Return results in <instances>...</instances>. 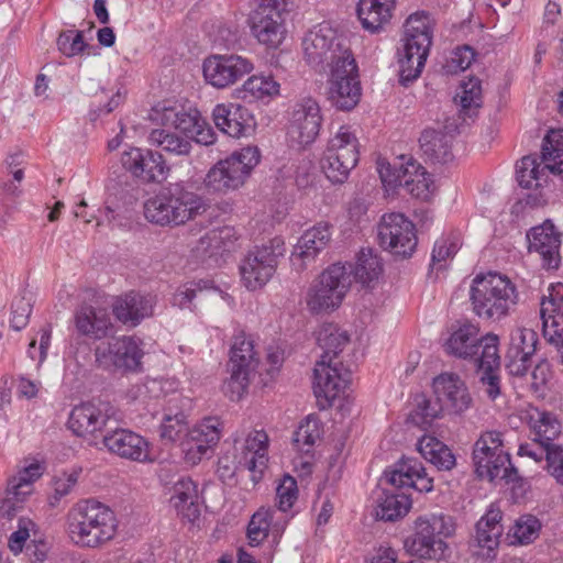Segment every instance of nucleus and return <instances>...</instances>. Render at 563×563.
Instances as JSON below:
<instances>
[{
  "label": "nucleus",
  "instance_id": "2",
  "mask_svg": "<svg viewBox=\"0 0 563 563\" xmlns=\"http://www.w3.org/2000/svg\"><path fill=\"white\" fill-rule=\"evenodd\" d=\"M477 335V327L464 323L448 339L446 351L454 356L475 362L481 373V382L486 386L485 391L494 400L500 394L499 338L494 333H487L481 339Z\"/></svg>",
  "mask_w": 563,
  "mask_h": 563
},
{
  "label": "nucleus",
  "instance_id": "35",
  "mask_svg": "<svg viewBox=\"0 0 563 563\" xmlns=\"http://www.w3.org/2000/svg\"><path fill=\"white\" fill-rule=\"evenodd\" d=\"M395 8L396 0H360L356 13L363 29L375 34L390 22Z\"/></svg>",
  "mask_w": 563,
  "mask_h": 563
},
{
  "label": "nucleus",
  "instance_id": "42",
  "mask_svg": "<svg viewBox=\"0 0 563 563\" xmlns=\"http://www.w3.org/2000/svg\"><path fill=\"white\" fill-rule=\"evenodd\" d=\"M417 449L423 459L439 471H450L456 464L455 455L451 449L433 435L424 434L419 439Z\"/></svg>",
  "mask_w": 563,
  "mask_h": 563
},
{
  "label": "nucleus",
  "instance_id": "40",
  "mask_svg": "<svg viewBox=\"0 0 563 563\" xmlns=\"http://www.w3.org/2000/svg\"><path fill=\"white\" fill-rule=\"evenodd\" d=\"M279 88L280 85L272 75H252L236 89V97L246 102H266L279 95Z\"/></svg>",
  "mask_w": 563,
  "mask_h": 563
},
{
  "label": "nucleus",
  "instance_id": "51",
  "mask_svg": "<svg viewBox=\"0 0 563 563\" xmlns=\"http://www.w3.org/2000/svg\"><path fill=\"white\" fill-rule=\"evenodd\" d=\"M272 521L269 510L260 509L252 517L247 525L246 536L251 547L260 545L268 536Z\"/></svg>",
  "mask_w": 563,
  "mask_h": 563
},
{
  "label": "nucleus",
  "instance_id": "23",
  "mask_svg": "<svg viewBox=\"0 0 563 563\" xmlns=\"http://www.w3.org/2000/svg\"><path fill=\"white\" fill-rule=\"evenodd\" d=\"M114 416L115 408L110 402L86 401L71 409L67 427L75 435L86 438L101 431Z\"/></svg>",
  "mask_w": 563,
  "mask_h": 563
},
{
  "label": "nucleus",
  "instance_id": "56",
  "mask_svg": "<svg viewBox=\"0 0 563 563\" xmlns=\"http://www.w3.org/2000/svg\"><path fill=\"white\" fill-rule=\"evenodd\" d=\"M32 302L31 298L20 297L13 300L11 306V320L10 327L15 331H21L24 329L27 323L30 316L32 313Z\"/></svg>",
  "mask_w": 563,
  "mask_h": 563
},
{
  "label": "nucleus",
  "instance_id": "44",
  "mask_svg": "<svg viewBox=\"0 0 563 563\" xmlns=\"http://www.w3.org/2000/svg\"><path fill=\"white\" fill-rule=\"evenodd\" d=\"M526 329L517 328L510 334L506 368L511 376L523 377L528 372V352L525 350Z\"/></svg>",
  "mask_w": 563,
  "mask_h": 563
},
{
  "label": "nucleus",
  "instance_id": "43",
  "mask_svg": "<svg viewBox=\"0 0 563 563\" xmlns=\"http://www.w3.org/2000/svg\"><path fill=\"white\" fill-rule=\"evenodd\" d=\"M350 336L346 331L341 330L336 324L325 323L317 335L318 345L322 349L320 363L333 362L349 343Z\"/></svg>",
  "mask_w": 563,
  "mask_h": 563
},
{
  "label": "nucleus",
  "instance_id": "50",
  "mask_svg": "<svg viewBox=\"0 0 563 563\" xmlns=\"http://www.w3.org/2000/svg\"><path fill=\"white\" fill-rule=\"evenodd\" d=\"M161 438L170 442L186 438L189 431L187 416L184 411H178L175 415L165 413L161 423Z\"/></svg>",
  "mask_w": 563,
  "mask_h": 563
},
{
  "label": "nucleus",
  "instance_id": "37",
  "mask_svg": "<svg viewBox=\"0 0 563 563\" xmlns=\"http://www.w3.org/2000/svg\"><path fill=\"white\" fill-rule=\"evenodd\" d=\"M531 421H534L533 442L539 445L541 452L538 454V452L530 450V459L540 462L542 455L545 453L547 446H556L551 442L561 433V423L554 413L540 411L539 409H533V412L530 411V422Z\"/></svg>",
  "mask_w": 563,
  "mask_h": 563
},
{
  "label": "nucleus",
  "instance_id": "29",
  "mask_svg": "<svg viewBox=\"0 0 563 563\" xmlns=\"http://www.w3.org/2000/svg\"><path fill=\"white\" fill-rule=\"evenodd\" d=\"M530 252L533 250L539 254L541 265L544 269H558L561 264L560 246L561 234L555 230L550 220L533 227L530 230Z\"/></svg>",
  "mask_w": 563,
  "mask_h": 563
},
{
  "label": "nucleus",
  "instance_id": "55",
  "mask_svg": "<svg viewBox=\"0 0 563 563\" xmlns=\"http://www.w3.org/2000/svg\"><path fill=\"white\" fill-rule=\"evenodd\" d=\"M57 47L65 56L73 57L82 53L88 45L84 41L81 31L66 30L59 34Z\"/></svg>",
  "mask_w": 563,
  "mask_h": 563
},
{
  "label": "nucleus",
  "instance_id": "27",
  "mask_svg": "<svg viewBox=\"0 0 563 563\" xmlns=\"http://www.w3.org/2000/svg\"><path fill=\"white\" fill-rule=\"evenodd\" d=\"M216 126L231 137L249 135L255 126V119L247 108L238 103H220L212 110Z\"/></svg>",
  "mask_w": 563,
  "mask_h": 563
},
{
  "label": "nucleus",
  "instance_id": "60",
  "mask_svg": "<svg viewBox=\"0 0 563 563\" xmlns=\"http://www.w3.org/2000/svg\"><path fill=\"white\" fill-rule=\"evenodd\" d=\"M544 455L548 472L559 484L563 485V448L547 446Z\"/></svg>",
  "mask_w": 563,
  "mask_h": 563
},
{
  "label": "nucleus",
  "instance_id": "20",
  "mask_svg": "<svg viewBox=\"0 0 563 563\" xmlns=\"http://www.w3.org/2000/svg\"><path fill=\"white\" fill-rule=\"evenodd\" d=\"M322 113L318 101L306 97L297 101L291 111L288 134L300 146L312 144L322 125Z\"/></svg>",
  "mask_w": 563,
  "mask_h": 563
},
{
  "label": "nucleus",
  "instance_id": "64",
  "mask_svg": "<svg viewBox=\"0 0 563 563\" xmlns=\"http://www.w3.org/2000/svg\"><path fill=\"white\" fill-rule=\"evenodd\" d=\"M79 472L64 473L54 479V498L56 501L67 496L78 482Z\"/></svg>",
  "mask_w": 563,
  "mask_h": 563
},
{
  "label": "nucleus",
  "instance_id": "14",
  "mask_svg": "<svg viewBox=\"0 0 563 563\" xmlns=\"http://www.w3.org/2000/svg\"><path fill=\"white\" fill-rule=\"evenodd\" d=\"M303 55L314 68H324L339 64L341 57L353 55L344 45V40L328 23H321L310 30L302 40Z\"/></svg>",
  "mask_w": 563,
  "mask_h": 563
},
{
  "label": "nucleus",
  "instance_id": "32",
  "mask_svg": "<svg viewBox=\"0 0 563 563\" xmlns=\"http://www.w3.org/2000/svg\"><path fill=\"white\" fill-rule=\"evenodd\" d=\"M341 265L350 279V286L356 283L362 287L374 288L384 272L382 258L372 249H362L354 263L345 262Z\"/></svg>",
  "mask_w": 563,
  "mask_h": 563
},
{
  "label": "nucleus",
  "instance_id": "17",
  "mask_svg": "<svg viewBox=\"0 0 563 563\" xmlns=\"http://www.w3.org/2000/svg\"><path fill=\"white\" fill-rule=\"evenodd\" d=\"M143 345V341L136 335L113 338L107 344L96 347V362L103 368L136 371L144 355Z\"/></svg>",
  "mask_w": 563,
  "mask_h": 563
},
{
  "label": "nucleus",
  "instance_id": "15",
  "mask_svg": "<svg viewBox=\"0 0 563 563\" xmlns=\"http://www.w3.org/2000/svg\"><path fill=\"white\" fill-rule=\"evenodd\" d=\"M329 85V99L336 109L350 111L356 107L362 88L353 55L341 57L339 64L332 66Z\"/></svg>",
  "mask_w": 563,
  "mask_h": 563
},
{
  "label": "nucleus",
  "instance_id": "16",
  "mask_svg": "<svg viewBox=\"0 0 563 563\" xmlns=\"http://www.w3.org/2000/svg\"><path fill=\"white\" fill-rule=\"evenodd\" d=\"M379 245L394 255L410 257L417 247L415 224L402 213L391 212L382 217L377 228Z\"/></svg>",
  "mask_w": 563,
  "mask_h": 563
},
{
  "label": "nucleus",
  "instance_id": "4",
  "mask_svg": "<svg viewBox=\"0 0 563 563\" xmlns=\"http://www.w3.org/2000/svg\"><path fill=\"white\" fill-rule=\"evenodd\" d=\"M404 51L399 58V82L407 87L418 79L427 62L432 43V19L426 11H417L405 23Z\"/></svg>",
  "mask_w": 563,
  "mask_h": 563
},
{
  "label": "nucleus",
  "instance_id": "5",
  "mask_svg": "<svg viewBox=\"0 0 563 563\" xmlns=\"http://www.w3.org/2000/svg\"><path fill=\"white\" fill-rule=\"evenodd\" d=\"M203 209L202 199L181 186L162 188L144 203L147 221L162 227L179 225L192 219Z\"/></svg>",
  "mask_w": 563,
  "mask_h": 563
},
{
  "label": "nucleus",
  "instance_id": "52",
  "mask_svg": "<svg viewBox=\"0 0 563 563\" xmlns=\"http://www.w3.org/2000/svg\"><path fill=\"white\" fill-rule=\"evenodd\" d=\"M299 490L297 481L289 474H285L276 487V506L283 512L289 511L298 499Z\"/></svg>",
  "mask_w": 563,
  "mask_h": 563
},
{
  "label": "nucleus",
  "instance_id": "54",
  "mask_svg": "<svg viewBox=\"0 0 563 563\" xmlns=\"http://www.w3.org/2000/svg\"><path fill=\"white\" fill-rule=\"evenodd\" d=\"M42 476V467L38 463H31L14 476L8 479V484L11 485V489H18L24 492L25 495H30L32 492L33 483Z\"/></svg>",
  "mask_w": 563,
  "mask_h": 563
},
{
  "label": "nucleus",
  "instance_id": "31",
  "mask_svg": "<svg viewBox=\"0 0 563 563\" xmlns=\"http://www.w3.org/2000/svg\"><path fill=\"white\" fill-rule=\"evenodd\" d=\"M104 446L120 457L146 462L150 456V444L145 438L129 430L120 429L108 432L103 435Z\"/></svg>",
  "mask_w": 563,
  "mask_h": 563
},
{
  "label": "nucleus",
  "instance_id": "34",
  "mask_svg": "<svg viewBox=\"0 0 563 563\" xmlns=\"http://www.w3.org/2000/svg\"><path fill=\"white\" fill-rule=\"evenodd\" d=\"M542 161L544 166L541 169L539 166L530 169V179L537 180V187L541 186V174L545 169L563 176V129H552L544 136Z\"/></svg>",
  "mask_w": 563,
  "mask_h": 563
},
{
  "label": "nucleus",
  "instance_id": "10",
  "mask_svg": "<svg viewBox=\"0 0 563 563\" xmlns=\"http://www.w3.org/2000/svg\"><path fill=\"white\" fill-rule=\"evenodd\" d=\"M258 365L257 352L252 335L244 331L234 334L230 349L228 369L230 377L223 384V393L232 401H238L246 393L251 375Z\"/></svg>",
  "mask_w": 563,
  "mask_h": 563
},
{
  "label": "nucleus",
  "instance_id": "39",
  "mask_svg": "<svg viewBox=\"0 0 563 563\" xmlns=\"http://www.w3.org/2000/svg\"><path fill=\"white\" fill-rule=\"evenodd\" d=\"M76 328L81 334L100 340L112 330V322L106 310L84 307L76 313Z\"/></svg>",
  "mask_w": 563,
  "mask_h": 563
},
{
  "label": "nucleus",
  "instance_id": "24",
  "mask_svg": "<svg viewBox=\"0 0 563 563\" xmlns=\"http://www.w3.org/2000/svg\"><path fill=\"white\" fill-rule=\"evenodd\" d=\"M501 519V510L492 504L476 522L471 547L476 549L475 554L477 556L486 559L496 556V550L499 547L504 531Z\"/></svg>",
  "mask_w": 563,
  "mask_h": 563
},
{
  "label": "nucleus",
  "instance_id": "22",
  "mask_svg": "<svg viewBox=\"0 0 563 563\" xmlns=\"http://www.w3.org/2000/svg\"><path fill=\"white\" fill-rule=\"evenodd\" d=\"M221 438V421L218 417H207L186 433L181 442L184 459L190 465H197Z\"/></svg>",
  "mask_w": 563,
  "mask_h": 563
},
{
  "label": "nucleus",
  "instance_id": "8",
  "mask_svg": "<svg viewBox=\"0 0 563 563\" xmlns=\"http://www.w3.org/2000/svg\"><path fill=\"white\" fill-rule=\"evenodd\" d=\"M455 532V525L450 516L429 514L415 520L413 533L405 541L406 550L419 559L439 560L448 544L444 539Z\"/></svg>",
  "mask_w": 563,
  "mask_h": 563
},
{
  "label": "nucleus",
  "instance_id": "1",
  "mask_svg": "<svg viewBox=\"0 0 563 563\" xmlns=\"http://www.w3.org/2000/svg\"><path fill=\"white\" fill-rule=\"evenodd\" d=\"M66 533L81 549H101L118 534L119 520L114 510L95 499H81L74 504L65 518Z\"/></svg>",
  "mask_w": 563,
  "mask_h": 563
},
{
  "label": "nucleus",
  "instance_id": "21",
  "mask_svg": "<svg viewBox=\"0 0 563 563\" xmlns=\"http://www.w3.org/2000/svg\"><path fill=\"white\" fill-rule=\"evenodd\" d=\"M287 8L257 4L250 14L249 23L252 35L262 45L277 48L286 34L283 13Z\"/></svg>",
  "mask_w": 563,
  "mask_h": 563
},
{
  "label": "nucleus",
  "instance_id": "9",
  "mask_svg": "<svg viewBox=\"0 0 563 563\" xmlns=\"http://www.w3.org/2000/svg\"><path fill=\"white\" fill-rule=\"evenodd\" d=\"M360 143L349 125H341L329 140L320 166L333 185L344 184L360 161Z\"/></svg>",
  "mask_w": 563,
  "mask_h": 563
},
{
  "label": "nucleus",
  "instance_id": "26",
  "mask_svg": "<svg viewBox=\"0 0 563 563\" xmlns=\"http://www.w3.org/2000/svg\"><path fill=\"white\" fill-rule=\"evenodd\" d=\"M336 365L334 362H317L314 366L313 393L321 409L331 407L349 383Z\"/></svg>",
  "mask_w": 563,
  "mask_h": 563
},
{
  "label": "nucleus",
  "instance_id": "18",
  "mask_svg": "<svg viewBox=\"0 0 563 563\" xmlns=\"http://www.w3.org/2000/svg\"><path fill=\"white\" fill-rule=\"evenodd\" d=\"M254 69L251 59L236 55H212L203 60V77L211 86L223 89L250 74Z\"/></svg>",
  "mask_w": 563,
  "mask_h": 563
},
{
  "label": "nucleus",
  "instance_id": "48",
  "mask_svg": "<svg viewBox=\"0 0 563 563\" xmlns=\"http://www.w3.org/2000/svg\"><path fill=\"white\" fill-rule=\"evenodd\" d=\"M482 82L476 77H470L463 80L454 97L455 101L461 106V111L465 115L478 110L483 104Z\"/></svg>",
  "mask_w": 563,
  "mask_h": 563
},
{
  "label": "nucleus",
  "instance_id": "47",
  "mask_svg": "<svg viewBox=\"0 0 563 563\" xmlns=\"http://www.w3.org/2000/svg\"><path fill=\"white\" fill-rule=\"evenodd\" d=\"M409 177L404 183V189L412 197L418 199L427 200L432 194L433 180L431 175L426 169L415 162L411 157L409 158Z\"/></svg>",
  "mask_w": 563,
  "mask_h": 563
},
{
  "label": "nucleus",
  "instance_id": "36",
  "mask_svg": "<svg viewBox=\"0 0 563 563\" xmlns=\"http://www.w3.org/2000/svg\"><path fill=\"white\" fill-rule=\"evenodd\" d=\"M235 241V232L232 227L224 225L212 229L200 238L197 253L200 254L203 262L217 264L219 258L231 251Z\"/></svg>",
  "mask_w": 563,
  "mask_h": 563
},
{
  "label": "nucleus",
  "instance_id": "11",
  "mask_svg": "<svg viewBox=\"0 0 563 563\" xmlns=\"http://www.w3.org/2000/svg\"><path fill=\"white\" fill-rule=\"evenodd\" d=\"M260 158L261 154L256 146L234 151L210 168L205 178L206 187L213 192L238 189L260 163Z\"/></svg>",
  "mask_w": 563,
  "mask_h": 563
},
{
  "label": "nucleus",
  "instance_id": "49",
  "mask_svg": "<svg viewBox=\"0 0 563 563\" xmlns=\"http://www.w3.org/2000/svg\"><path fill=\"white\" fill-rule=\"evenodd\" d=\"M202 119L200 112L197 109L189 110H174L166 109L164 112V125H170L175 130L179 131L183 136L190 139L194 131L199 128V122Z\"/></svg>",
  "mask_w": 563,
  "mask_h": 563
},
{
  "label": "nucleus",
  "instance_id": "25",
  "mask_svg": "<svg viewBox=\"0 0 563 563\" xmlns=\"http://www.w3.org/2000/svg\"><path fill=\"white\" fill-rule=\"evenodd\" d=\"M269 439L264 430H252L240 446L239 463L252 474V481L258 482L268 463Z\"/></svg>",
  "mask_w": 563,
  "mask_h": 563
},
{
  "label": "nucleus",
  "instance_id": "45",
  "mask_svg": "<svg viewBox=\"0 0 563 563\" xmlns=\"http://www.w3.org/2000/svg\"><path fill=\"white\" fill-rule=\"evenodd\" d=\"M323 426L320 419L309 415L298 426L294 432L292 441L295 448L305 455L313 452V448L322 437Z\"/></svg>",
  "mask_w": 563,
  "mask_h": 563
},
{
  "label": "nucleus",
  "instance_id": "19",
  "mask_svg": "<svg viewBox=\"0 0 563 563\" xmlns=\"http://www.w3.org/2000/svg\"><path fill=\"white\" fill-rule=\"evenodd\" d=\"M120 162L125 172L144 184L161 183L169 172L163 155L148 148L130 147L122 152Z\"/></svg>",
  "mask_w": 563,
  "mask_h": 563
},
{
  "label": "nucleus",
  "instance_id": "7",
  "mask_svg": "<svg viewBox=\"0 0 563 563\" xmlns=\"http://www.w3.org/2000/svg\"><path fill=\"white\" fill-rule=\"evenodd\" d=\"M472 459L475 473L481 479L490 483L497 479L512 483L518 479V472L505 450L503 433L499 431L483 432L474 443Z\"/></svg>",
  "mask_w": 563,
  "mask_h": 563
},
{
  "label": "nucleus",
  "instance_id": "58",
  "mask_svg": "<svg viewBox=\"0 0 563 563\" xmlns=\"http://www.w3.org/2000/svg\"><path fill=\"white\" fill-rule=\"evenodd\" d=\"M25 493L18 489H11V485H7L5 496L0 499V517L12 519L21 505L25 500Z\"/></svg>",
  "mask_w": 563,
  "mask_h": 563
},
{
  "label": "nucleus",
  "instance_id": "63",
  "mask_svg": "<svg viewBox=\"0 0 563 563\" xmlns=\"http://www.w3.org/2000/svg\"><path fill=\"white\" fill-rule=\"evenodd\" d=\"M439 410L427 398H421L410 413V418L418 424H429L438 417Z\"/></svg>",
  "mask_w": 563,
  "mask_h": 563
},
{
  "label": "nucleus",
  "instance_id": "30",
  "mask_svg": "<svg viewBox=\"0 0 563 563\" xmlns=\"http://www.w3.org/2000/svg\"><path fill=\"white\" fill-rule=\"evenodd\" d=\"M330 239L331 227L325 222H320L305 231L291 253L290 261L292 266L297 271H303L328 245Z\"/></svg>",
  "mask_w": 563,
  "mask_h": 563
},
{
  "label": "nucleus",
  "instance_id": "28",
  "mask_svg": "<svg viewBox=\"0 0 563 563\" xmlns=\"http://www.w3.org/2000/svg\"><path fill=\"white\" fill-rule=\"evenodd\" d=\"M432 386L438 400L453 413L460 415L471 408L472 397L459 375L442 373L433 379Z\"/></svg>",
  "mask_w": 563,
  "mask_h": 563
},
{
  "label": "nucleus",
  "instance_id": "12",
  "mask_svg": "<svg viewBox=\"0 0 563 563\" xmlns=\"http://www.w3.org/2000/svg\"><path fill=\"white\" fill-rule=\"evenodd\" d=\"M286 253L285 241L274 236L251 250L240 265L243 285L249 290L261 289L276 273L279 258Z\"/></svg>",
  "mask_w": 563,
  "mask_h": 563
},
{
  "label": "nucleus",
  "instance_id": "57",
  "mask_svg": "<svg viewBox=\"0 0 563 563\" xmlns=\"http://www.w3.org/2000/svg\"><path fill=\"white\" fill-rule=\"evenodd\" d=\"M208 280L189 282L177 288L175 291L172 303L180 309L190 308L192 300L196 297L197 290L207 288Z\"/></svg>",
  "mask_w": 563,
  "mask_h": 563
},
{
  "label": "nucleus",
  "instance_id": "41",
  "mask_svg": "<svg viewBox=\"0 0 563 563\" xmlns=\"http://www.w3.org/2000/svg\"><path fill=\"white\" fill-rule=\"evenodd\" d=\"M423 154L432 162L445 164L453 158V136L435 130H424L419 139Z\"/></svg>",
  "mask_w": 563,
  "mask_h": 563
},
{
  "label": "nucleus",
  "instance_id": "62",
  "mask_svg": "<svg viewBox=\"0 0 563 563\" xmlns=\"http://www.w3.org/2000/svg\"><path fill=\"white\" fill-rule=\"evenodd\" d=\"M509 545L528 544V515L520 516L506 533Z\"/></svg>",
  "mask_w": 563,
  "mask_h": 563
},
{
  "label": "nucleus",
  "instance_id": "33",
  "mask_svg": "<svg viewBox=\"0 0 563 563\" xmlns=\"http://www.w3.org/2000/svg\"><path fill=\"white\" fill-rule=\"evenodd\" d=\"M113 316L123 324L136 327L153 312L152 299L131 291L118 297L112 305Z\"/></svg>",
  "mask_w": 563,
  "mask_h": 563
},
{
  "label": "nucleus",
  "instance_id": "13",
  "mask_svg": "<svg viewBox=\"0 0 563 563\" xmlns=\"http://www.w3.org/2000/svg\"><path fill=\"white\" fill-rule=\"evenodd\" d=\"M349 289L350 279L344 267L341 262L334 263L327 267L309 288L306 297L307 307L314 314L333 311L340 307Z\"/></svg>",
  "mask_w": 563,
  "mask_h": 563
},
{
  "label": "nucleus",
  "instance_id": "6",
  "mask_svg": "<svg viewBox=\"0 0 563 563\" xmlns=\"http://www.w3.org/2000/svg\"><path fill=\"white\" fill-rule=\"evenodd\" d=\"M470 297L473 310L479 318L499 320L516 303L517 294L508 277L489 272L473 279Z\"/></svg>",
  "mask_w": 563,
  "mask_h": 563
},
{
  "label": "nucleus",
  "instance_id": "59",
  "mask_svg": "<svg viewBox=\"0 0 563 563\" xmlns=\"http://www.w3.org/2000/svg\"><path fill=\"white\" fill-rule=\"evenodd\" d=\"M459 247V239L455 236H442L438 239L431 253L432 263L445 262L449 257L457 253Z\"/></svg>",
  "mask_w": 563,
  "mask_h": 563
},
{
  "label": "nucleus",
  "instance_id": "3",
  "mask_svg": "<svg viewBox=\"0 0 563 563\" xmlns=\"http://www.w3.org/2000/svg\"><path fill=\"white\" fill-rule=\"evenodd\" d=\"M385 481L394 489H382L377 495L375 514L383 521H396L407 515L411 508V498L397 493L396 489L413 488L419 493H429L433 489V479L428 476L422 463L415 457L399 460L390 471L384 473Z\"/></svg>",
  "mask_w": 563,
  "mask_h": 563
},
{
  "label": "nucleus",
  "instance_id": "61",
  "mask_svg": "<svg viewBox=\"0 0 563 563\" xmlns=\"http://www.w3.org/2000/svg\"><path fill=\"white\" fill-rule=\"evenodd\" d=\"M475 59V52L472 47L464 45L456 47L448 63L449 71L459 73L467 69Z\"/></svg>",
  "mask_w": 563,
  "mask_h": 563
},
{
  "label": "nucleus",
  "instance_id": "38",
  "mask_svg": "<svg viewBox=\"0 0 563 563\" xmlns=\"http://www.w3.org/2000/svg\"><path fill=\"white\" fill-rule=\"evenodd\" d=\"M170 503L179 515L192 521L199 516L198 487L188 476H180L175 482Z\"/></svg>",
  "mask_w": 563,
  "mask_h": 563
},
{
  "label": "nucleus",
  "instance_id": "53",
  "mask_svg": "<svg viewBox=\"0 0 563 563\" xmlns=\"http://www.w3.org/2000/svg\"><path fill=\"white\" fill-rule=\"evenodd\" d=\"M409 158L400 164H384L378 166V173L383 185L389 189H396L405 186L404 180L409 177Z\"/></svg>",
  "mask_w": 563,
  "mask_h": 563
},
{
  "label": "nucleus",
  "instance_id": "46",
  "mask_svg": "<svg viewBox=\"0 0 563 563\" xmlns=\"http://www.w3.org/2000/svg\"><path fill=\"white\" fill-rule=\"evenodd\" d=\"M147 140L151 145L170 155L186 156L191 151V143L187 137L166 128L152 130Z\"/></svg>",
  "mask_w": 563,
  "mask_h": 563
}]
</instances>
